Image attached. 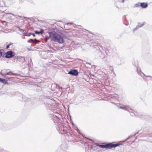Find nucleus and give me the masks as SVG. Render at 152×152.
<instances>
[{"label": "nucleus", "mask_w": 152, "mask_h": 152, "mask_svg": "<svg viewBox=\"0 0 152 152\" xmlns=\"http://www.w3.org/2000/svg\"><path fill=\"white\" fill-rule=\"evenodd\" d=\"M13 53L11 51H8L6 54L5 56V57L7 58H11L14 56V55L13 54Z\"/></svg>", "instance_id": "nucleus-4"}, {"label": "nucleus", "mask_w": 152, "mask_h": 152, "mask_svg": "<svg viewBox=\"0 0 152 152\" xmlns=\"http://www.w3.org/2000/svg\"><path fill=\"white\" fill-rule=\"evenodd\" d=\"M49 34L51 41H53L59 44L64 43V40L63 37L56 32L53 31L49 32Z\"/></svg>", "instance_id": "nucleus-1"}, {"label": "nucleus", "mask_w": 152, "mask_h": 152, "mask_svg": "<svg viewBox=\"0 0 152 152\" xmlns=\"http://www.w3.org/2000/svg\"><path fill=\"white\" fill-rule=\"evenodd\" d=\"M76 130H77V132L78 133H80V130H79L77 128H76Z\"/></svg>", "instance_id": "nucleus-12"}, {"label": "nucleus", "mask_w": 152, "mask_h": 152, "mask_svg": "<svg viewBox=\"0 0 152 152\" xmlns=\"http://www.w3.org/2000/svg\"><path fill=\"white\" fill-rule=\"evenodd\" d=\"M120 145H121V144L118 143L113 144H111V143H108L104 145H99V147L102 148L111 149L113 148L116 147Z\"/></svg>", "instance_id": "nucleus-2"}, {"label": "nucleus", "mask_w": 152, "mask_h": 152, "mask_svg": "<svg viewBox=\"0 0 152 152\" xmlns=\"http://www.w3.org/2000/svg\"><path fill=\"white\" fill-rule=\"evenodd\" d=\"M140 6L142 8H146L148 6V4L147 3L143 2L140 3Z\"/></svg>", "instance_id": "nucleus-5"}, {"label": "nucleus", "mask_w": 152, "mask_h": 152, "mask_svg": "<svg viewBox=\"0 0 152 152\" xmlns=\"http://www.w3.org/2000/svg\"><path fill=\"white\" fill-rule=\"evenodd\" d=\"M68 74L75 76L78 75V71L76 69H73L70 70Z\"/></svg>", "instance_id": "nucleus-3"}, {"label": "nucleus", "mask_w": 152, "mask_h": 152, "mask_svg": "<svg viewBox=\"0 0 152 152\" xmlns=\"http://www.w3.org/2000/svg\"><path fill=\"white\" fill-rule=\"evenodd\" d=\"M43 32V31L42 29H41V31H34L35 33L37 34H42Z\"/></svg>", "instance_id": "nucleus-8"}, {"label": "nucleus", "mask_w": 152, "mask_h": 152, "mask_svg": "<svg viewBox=\"0 0 152 152\" xmlns=\"http://www.w3.org/2000/svg\"><path fill=\"white\" fill-rule=\"evenodd\" d=\"M34 40L36 41H38L36 39H35Z\"/></svg>", "instance_id": "nucleus-17"}, {"label": "nucleus", "mask_w": 152, "mask_h": 152, "mask_svg": "<svg viewBox=\"0 0 152 152\" xmlns=\"http://www.w3.org/2000/svg\"><path fill=\"white\" fill-rule=\"evenodd\" d=\"M86 151H89L91 149V145H88V144H86Z\"/></svg>", "instance_id": "nucleus-6"}, {"label": "nucleus", "mask_w": 152, "mask_h": 152, "mask_svg": "<svg viewBox=\"0 0 152 152\" xmlns=\"http://www.w3.org/2000/svg\"><path fill=\"white\" fill-rule=\"evenodd\" d=\"M7 74L8 75H13V74L11 72H8V73H7Z\"/></svg>", "instance_id": "nucleus-13"}, {"label": "nucleus", "mask_w": 152, "mask_h": 152, "mask_svg": "<svg viewBox=\"0 0 152 152\" xmlns=\"http://www.w3.org/2000/svg\"><path fill=\"white\" fill-rule=\"evenodd\" d=\"M33 40L32 39H30L28 41V42H34L33 41Z\"/></svg>", "instance_id": "nucleus-10"}, {"label": "nucleus", "mask_w": 152, "mask_h": 152, "mask_svg": "<svg viewBox=\"0 0 152 152\" xmlns=\"http://www.w3.org/2000/svg\"><path fill=\"white\" fill-rule=\"evenodd\" d=\"M12 43H10V44L9 45H8L7 46L6 48H7V49H8V48H9L10 46V45H12Z\"/></svg>", "instance_id": "nucleus-11"}, {"label": "nucleus", "mask_w": 152, "mask_h": 152, "mask_svg": "<svg viewBox=\"0 0 152 152\" xmlns=\"http://www.w3.org/2000/svg\"><path fill=\"white\" fill-rule=\"evenodd\" d=\"M2 53L1 52V50H0V56H2Z\"/></svg>", "instance_id": "nucleus-14"}, {"label": "nucleus", "mask_w": 152, "mask_h": 152, "mask_svg": "<svg viewBox=\"0 0 152 152\" xmlns=\"http://www.w3.org/2000/svg\"><path fill=\"white\" fill-rule=\"evenodd\" d=\"M31 34H32L33 36L34 37L35 36V35L34 34L32 33H31Z\"/></svg>", "instance_id": "nucleus-16"}, {"label": "nucleus", "mask_w": 152, "mask_h": 152, "mask_svg": "<svg viewBox=\"0 0 152 152\" xmlns=\"http://www.w3.org/2000/svg\"><path fill=\"white\" fill-rule=\"evenodd\" d=\"M140 3H138L136 4H135L134 7H140Z\"/></svg>", "instance_id": "nucleus-9"}, {"label": "nucleus", "mask_w": 152, "mask_h": 152, "mask_svg": "<svg viewBox=\"0 0 152 152\" xmlns=\"http://www.w3.org/2000/svg\"><path fill=\"white\" fill-rule=\"evenodd\" d=\"M95 145L96 146H99V145H99V144L97 143H95Z\"/></svg>", "instance_id": "nucleus-15"}, {"label": "nucleus", "mask_w": 152, "mask_h": 152, "mask_svg": "<svg viewBox=\"0 0 152 152\" xmlns=\"http://www.w3.org/2000/svg\"><path fill=\"white\" fill-rule=\"evenodd\" d=\"M0 82L3 83L4 84H8L7 80L5 79H2L0 78Z\"/></svg>", "instance_id": "nucleus-7"}]
</instances>
